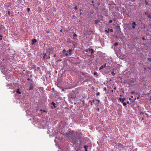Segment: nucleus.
Listing matches in <instances>:
<instances>
[{
	"label": "nucleus",
	"instance_id": "obj_1",
	"mask_svg": "<svg viewBox=\"0 0 151 151\" xmlns=\"http://www.w3.org/2000/svg\"><path fill=\"white\" fill-rule=\"evenodd\" d=\"M43 54L44 55V56L43 57V58L45 59H49L50 58V57L49 56L50 54L48 52L46 51V53H43Z\"/></svg>",
	"mask_w": 151,
	"mask_h": 151
},
{
	"label": "nucleus",
	"instance_id": "obj_2",
	"mask_svg": "<svg viewBox=\"0 0 151 151\" xmlns=\"http://www.w3.org/2000/svg\"><path fill=\"white\" fill-rule=\"evenodd\" d=\"M46 51L49 53L50 55V54H53L54 52V49L53 48H47L46 49Z\"/></svg>",
	"mask_w": 151,
	"mask_h": 151
},
{
	"label": "nucleus",
	"instance_id": "obj_3",
	"mask_svg": "<svg viewBox=\"0 0 151 151\" xmlns=\"http://www.w3.org/2000/svg\"><path fill=\"white\" fill-rule=\"evenodd\" d=\"M92 102L94 103L95 105L97 106L100 103V101L97 99L93 100H92Z\"/></svg>",
	"mask_w": 151,
	"mask_h": 151
},
{
	"label": "nucleus",
	"instance_id": "obj_4",
	"mask_svg": "<svg viewBox=\"0 0 151 151\" xmlns=\"http://www.w3.org/2000/svg\"><path fill=\"white\" fill-rule=\"evenodd\" d=\"M137 25L136 22H133L132 23V27L133 29H135V27Z\"/></svg>",
	"mask_w": 151,
	"mask_h": 151
},
{
	"label": "nucleus",
	"instance_id": "obj_5",
	"mask_svg": "<svg viewBox=\"0 0 151 151\" xmlns=\"http://www.w3.org/2000/svg\"><path fill=\"white\" fill-rule=\"evenodd\" d=\"M136 80L135 79H132V80L129 81L130 84L134 83L135 81Z\"/></svg>",
	"mask_w": 151,
	"mask_h": 151
},
{
	"label": "nucleus",
	"instance_id": "obj_6",
	"mask_svg": "<svg viewBox=\"0 0 151 151\" xmlns=\"http://www.w3.org/2000/svg\"><path fill=\"white\" fill-rule=\"evenodd\" d=\"M86 52L89 51L91 52V53L92 54L94 52L93 49H89L87 50L86 51Z\"/></svg>",
	"mask_w": 151,
	"mask_h": 151
},
{
	"label": "nucleus",
	"instance_id": "obj_7",
	"mask_svg": "<svg viewBox=\"0 0 151 151\" xmlns=\"http://www.w3.org/2000/svg\"><path fill=\"white\" fill-rule=\"evenodd\" d=\"M70 98L75 99L76 97V95L75 94H71L70 95Z\"/></svg>",
	"mask_w": 151,
	"mask_h": 151
},
{
	"label": "nucleus",
	"instance_id": "obj_8",
	"mask_svg": "<svg viewBox=\"0 0 151 151\" xmlns=\"http://www.w3.org/2000/svg\"><path fill=\"white\" fill-rule=\"evenodd\" d=\"M33 84L32 83H31L30 84V87H29V90H32L33 89Z\"/></svg>",
	"mask_w": 151,
	"mask_h": 151
},
{
	"label": "nucleus",
	"instance_id": "obj_9",
	"mask_svg": "<svg viewBox=\"0 0 151 151\" xmlns=\"http://www.w3.org/2000/svg\"><path fill=\"white\" fill-rule=\"evenodd\" d=\"M125 99H126L125 98H119V99L120 101L122 103L124 102V101L125 100Z\"/></svg>",
	"mask_w": 151,
	"mask_h": 151
},
{
	"label": "nucleus",
	"instance_id": "obj_10",
	"mask_svg": "<svg viewBox=\"0 0 151 151\" xmlns=\"http://www.w3.org/2000/svg\"><path fill=\"white\" fill-rule=\"evenodd\" d=\"M145 14L146 15H147V17L149 18H151V17L150 15L147 12H145Z\"/></svg>",
	"mask_w": 151,
	"mask_h": 151
},
{
	"label": "nucleus",
	"instance_id": "obj_11",
	"mask_svg": "<svg viewBox=\"0 0 151 151\" xmlns=\"http://www.w3.org/2000/svg\"><path fill=\"white\" fill-rule=\"evenodd\" d=\"M106 66V64L105 63L104 65H102L101 67L100 68L99 70H101L103 69Z\"/></svg>",
	"mask_w": 151,
	"mask_h": 151
},
{
	"label": "nucleus",
	"instance_id": "obj_12",
	"mask_svg": "<svg viewBox=\"0 0 151 151\" xmlns=\"http://www.w3.org/2000/svg\"><path fill=\"white\" fill-rule=\"evenodd\" d=\"M32 44L33 45L34 43L37 42V40L35 39H32Z\"/></svg>",
	"mask_w": 151,
	"mask_h": 151
},
{
	"label": "nucleus",
	"instance_id": "obj_13",
	"mask_svg": "<svg viewBox=\"0 0 151 151\" xmlns=\"http://www.w3.org/2000/svg\"><path fill=\"white\" fill-rule=\"evenodd\" d=\"M72 52V49H69V52H68L69 55H71L72 54L71 52Z\"/></svg>",
	"mask_w": 151,
	"mask_h": 151
},
{
	"label": "nucleus",
	"instance_id": "obj_14",
	"mask_svg": "<svg viewBox=\"0 0 151 151\" xmlns=\"http://www.w3.org/2000/svg\"><path fill=\"white\" fill-rule=\"evenodd\" d=\"M16 92L19 94H21V92L20 91L19 89H17Z\"/></svg>",
	"mask_w": 151,
	"mask_h": 151
},
{
	"label": "nucleus",
	"instance_id": "obj_15",
	"mask_svg": "<svg viewBox=\"0 0 151 151\" xmlns=\"http://www.w3.org/2000/svg\"><path fill=\"white\" fill-rule=\"evenodd\" d=\"M3 29H4V27H1L0 28V32L1 33L3 32L4 30Z\"/></svg>",
	"mask_w": 151,
	"mask_h": 151
},
{
	"label": "nucleus",
	"instance_id": "obj_16",
	"mask_svg": "<svg viewBox=\"0 0 151 151\" xmlns=\"http://www.w3.org/2000/svg\"><path fill=\"white\" fill-rule=\"evenodd\" d=\"M51 104L54 107V108H55L56 107L55 104L54 102H52V103H51Z\"/></svg>",
	"mask_w": 151,
	"mask_h": 151
},
{
	"label": "nucleus",
	"instance_id": "obj_17",
	"mask_svg": "<svg viewBox=\"0 0 151 151\" xmlns=\"http://www.w3.org/2000/svg\"><path fill=\"white\" fill-rule=\"evenodd\" d=\"M77 36V35L75 33H74L73 35V38L75 39V37Z\"/></svg>",
	"mask_w": 151,
	"mask_h": 151
},
{
	"label": "nucleus",
	"instance_id": "obj_18",
	"mask_svg": "<svg viewBox=\"0 0 151 151\" xmlns=\"http://www.w3.org/2000/svg\"><path fill=\"white\" fill-rule=\"evenodd\" d=\"M97 74V73L96 72H95L93 73V75L95 76L96 75V76H98V75Z\"/></svg>",
	"mask_w": 151,
	"mask_h": 151
},
{
	"label": "nucleus",
	"instance_id": "obj_19",
	"mask_svg": "<svg viewBox=\"0 0 151 151\" xmlns=\"http://www.w3.org/2000/svg\"><path fill=\"white\" fill-rule=\"evenodd\" d=\"M111 74L113 76H114L115 75V73L114 72V71H112L111 72Z\"/></svg>",
	"mask_w": 151,
	"mask_h": 151
},
{
	"label": "nucleus",
	"instance_id": "obj_20",
	"mask_svg": "<svg viewBox=\"0 0 151 151\" xmlns=\"http://www.w3.org/2000/svg\"><path fill=\"white\" fill-rule=\"evenodd\" d=\"M109 29H108L107 30H106L105 31L107 33H109Z\"/></svg>",
	"mask_w": 151,
	"mask_h": 151
},
{
	"label": "nucleus",
	"instance_id": "obj_21",
	"mask_svg": "<svg viewBox=\"0 0 151 151\" xmlns=\"http://www.w3.org/2000/svg\"><path fill=\"white\" fill-rule=\"evenodd\" d=\"M38 11L39 12H40L41 11V9L40 7H38Z\"/></svg>",
	"mask_w": 151,
	"mask_h": 151
},
{
	"label": "nucleus",
	"instance_id": "obj_22",
	"mask_svg": "<svg viewBox=\"0 0 151 151\" xmlns=\"http://www.w3.org/2000/svg\"><path fill=\"white\" fill-rule=\"evenodd\" d=\"M84 147L85 149V151H87V147L86 146L84 145Z\"/></svg>",
	"mask_w": 151,
	"mask_h": 151
},
{
	"label": "nucleus",
	"instance_id": "obj_23",
	"mask_svg": "<svg viewBox=\"0 0 151 151\" xmlns=\"http://www.w3.org/2000/svg\"><path fill=\"white\" fill-rule=\"evenodd\" d=\"M99 22V21L98 20H95V23L96 24L97 23H98Z\"/></svg>",
	"mask_w": 151,
	"mask_h": 151
},
{
	"label": "nucleus",
	"instance_id": "obj_24",
	"mask_svg": "<svg viewBox=\"0 0 151 151\" xmlns=\"http://www.w3.org/2000/svg\"><path fill=\"white\" fill-rule=\"evenodd\" d=\"M123 105L124 106H126V105H127L126 103L125 102H123Z\"/></svg>",
	"mask_w": 151,
	"mask_h": 151
},
{
	"label": "nucleus",
	"instance_id": "obj_25",
	"mask_svg": "<svg viewBox=\"0 0 151 151\" xmlns=\"http://www.w3.org/2000/svg\"><path fill=\"white\" fill-rule=\"evenodd\" d=\"M148 60L150 62H151V58H148Z\"/></svg>",
	"mask_w": 151,
	"mask_h": 151
},
{
	"label": "nucleus",
	"instance_id": "obj_26",
	"mask_svg": "<svg viewBox=\"0 0 151 151\" xmlns=\"http://www.w3.org/2000/svg\"><path fill=\"white\" fill-rule=\"evenodd\" d=\"M118 45V43L117 42H116L114 43V46H116L117 45Z\"/></svg>",
	"mask_w": 151,
	"mask_h": 151
},
{
	"label": "nucleus",
	"instance_id": "obj_27",
	"mask_svg": "<svg viewBox=\"0 0 151 151\" xmlns=\"http://www.w3.org/2000/svg\"><path fill=\"white\" fill-rule=\"evenodd\" d=\"M112 22V20H110L109 21V23H111Z\"/></svg>",
	"mask_w": 151,
	"mask_h": 151
},
{
	"label": "nucleus",
	"instance_id": "obj_28",
	"mask_svg": "<svg viewBox=\"0 0 151 151\" xmlns=\"http://www.w3.org/2000/svg\"><path fill=\"white\" fill-rule=\"evenodd\" d=\"M66 52V50L65 49H64L63 51V52L64 54V52Z\"/></svg>",
	"mask_w": 151,
	"mask_h": 151
},
{
	"label": "nucleus",
	"instance_id": "obj_29",
	"mask_svg": "<svg viewBox=\"0 0 151 151\" xmlns=\"http://www.w3.org/2000/svg\"><path fill=\"white\" fill-rule=\"evenodd\" d=\"M100 94V93L99 92H97L96 94V96H99V95Z\"/></svg>",
	"mask_w": 151,
	"mask_h": 151
},
{
	"label": "nucleus",
	"instance_id": "obj_30",
	"mask_svg": "<svg viewBox=\"0 0 151 151\" xmlns=\"http://www.w3.org/2000/svg\"><path fill=\"white\" fill-rule=\"evenodd\" d=\"M30 10V9L29 8H27V11L28 12H29Z\"/></svg>",
	"mask_w": 151,
	"mask_h": 151
},
{
	"label": "nucleus",
	"instance_id": "obj_31",
	"mask_svg": "<svg viewBox=\"0 0 151 151\" xmlns=\"http://www.w3.org/2000/svg\"><path fill=\"white\" fill-rule=\"evenodd\" d=\"M2 35H0V37H1V38H0V40H2Z\"/></svg>",
	"mask_w": 151,
	"mask_h": 151
},
{
	"label": "nucleus",
	"instance_id": "obj_32",
	"mask_svg": "<svg viewBox=\"0 0 151 151\" xmlns=\"http://www.w3.org/2000/svg\"><path fill=\"white\" fill-rule=\"evenodd\" d=\"M90 102H91V106H92L93 105V102L92 101V102H91V101H89Z\"/></svg>",
	"mask_w": 151,
	"mask_h": 151
},
{
	"label": "nucleus",
	"instance_id": "obj_33",
	"mask_svg": "<svg viewBox=\"0 0 151 151\" xmlns=\"http://www.w3.org/2000/svg\"><path fill=\"white\" fill-rule=\"evenodd\" d=\"M64 54H65V55L66 56H67L68 55V54L67 53H64Z\"/></svg>",
	"mask_w": 151,
	"mask_h": 151
},
{
	"label": "nucleus",
	"instance_id": "obj_34",
	"mask_svg": "<svg viewBox=\"0 0 151 151\" xmlns=\"http://www.w3.org/2000/svg\"><path fill=\"white\" fill-rule=\"evenodd\" d=\"M75 9V10H77V6H76L75 7V8H74Z\"/></svg>",
	"mask_w": 151,
	"mask_h": 151
},
{
	"label": "nucleus",
	"instance_id": "obj_35",
	"mask_svg": "<svg viewBox=\"0 0 151 151\" xmlns=\"http://www.w3.org/2000/svg\"><path fill=\"white\" fill-rule=\"evenodd\" d=\"M131 93V94H133L134 93V91H132Z\"/></svg>",
	"mask_w": 151,
	"mask_h": 151
},
{
	"label": "nucleus",
	"instance_id": "obj_36",
	"mask_svg": "<svg viewBox=\"0 0 151 151\" xmlns=\"http://www.w3.org/2000/svg\"><path fill=\"white\" fill-rule=\"evenodd\" d=\"M145 2H146L145 4L146 5H148V3L147 2V1H145Z\"/></svg>",
	"mask_w": 151,
	"mask_h": 151
},
{
	"label": "nucleus",
	"instance_id": "obj_37",
	"mask_svg": "<svg viewBox=\"0 0 151 151\" xmlns=\"http://www.w3.org/2000/svg\"><path fill=\"white\" fill-rule=\"evenodd\" d=\"M136 99V98L135 97L134 100V101H132V102H134V101Z\"/></svg>",
	"mask_w": 151,
	"mask_h": 151
},
{
	"label": "nucleus",
	"instance_id": "obj_38",
	"mask_svg": "<svg viewBox=\"0 0 151 151\" xmlns=\"http://www.w3.org/2000/svg\"><path fill=\"white\" fill-rule=\"evenodd\" d=\"M110 32H113V30L112 29H110Z\"/></svg>",
	"mask_w": 151,
	"mask_h": 151
},
{
	"label": "nucleus",
	"instance_id": "obj_39",
	"mask_svg": "<svg viewBox=\"0 0 151 151\" xmlns=\"http://www.w3.org/2000/svg\"><path fill=\"white\" fill-rule=\"evenodd\" d=\"M104 90H106V87H104Z\"/></svg>",
	"mask_w": 151,
	"mask_h": 151
},
{
	"label": "nucleus",
	"instance_id": "obj_40",
	"mask_svg": "<svg viewBox=\"0 0 151 151\" xmlns=\"http://www.w3.org/2000/svg\"><path fill=\"white\" fill-rule=\"evenodd\" d=\"M8 14H9V15H10V11H8Z\"/></svg>",
	"mask_w": 151,
	"mask_h": 151
},
{
	"label": "nucleus",
	"instance_id": "obj_41",
	"mask_svg": "<svg viewBox=\"0 0 151 151\" xmlns=\"http://www.w3.org/2000/svg\"><path fill=\"white\" fill-rule=\"evenodd\" d=\"M78 142V141H75V142H74V143H77V142Z\"/></svg>",
	"mask_w": 151,
	"mask_h": 151
},
{
	"label": "nucleus",
	"instance_id": "obj_42",
	"mask_svg": "<svg viewBox=\"0 0 151 151\" xmlns=\"http://www.w3.org/2000/svg\"><path fill=\"white\" fill-rule=\"evenodd\" d=\"M60 32H62V31H63V30H62V29H61L60 30Z\"/></svg>",
	"mask_w": 151,
	"mask_h": 151
},
{
	"label": "nucleus",
	"instance_id": "obj_43",
	"mask_svg": "<svg viewBox=\"0 0 151 151\" xmlns=\"http://www.w3.org/2000/svg\"><path fill=\"white\" fill-rule=\"evenodd\" d=\"M142 40H145V38H144V37H142Z\"/></svg>",
	"mask_w": 151,
	"mask_h": 151
},
{
	"label": "nucleus",
	"instance_id": "obj_44",
	"mask_svg": "<svg viewBox=\"0 0 151 151\" xmlns=\"http://www.w3.org/2000/svg\"><path fill=\"white\" fill-rule=\"evenodd\" d=\"M56 56V54H55L54 55V57H55Z\"/></svg>",
	"mask_w": 151,
	"mask_h": 151
},
{
	"label": "nucleus",
	"instance_id": "obj_45",
	"mask_svg": "<svg viewBox=\"0 0 151 151\" xmlns=\"http://www.w3.org/2000/svg\"><path fill=\"white\" fill-rule=\"evenodd\" d=\"M127 104H129V101H127Z\"/></svg>",
	"mask_w": 151,
	"mask_h": 151
},
{
	"label": "nucleus",
	"instance_id": "obj_46",
	"mask_svg": "<svg viewBox=\"0 0 151 151\" xmlns=\"http://www.w3.org/2000/svg\"><path fill=\"white\" fill-rule=\"evenodd\" d=\"M116 89V87H114V90H115Z\"/></svg>",
	"mask_w": 151,
	"mask_h": 151
},
{
	"label": "nucleus",
	"instance_id": "obj_47",
	"mask_svg": "<svg viewBox=\"0 0 151 151\" xmlns=\"http://www.w3.org/2000/svg\"><path fill=\"white\" fill-rule=\"evenodd\" d=\"M131 98H133V96H131Z\"/></svg>",
	"mask_w": 151,
	"mask_h": 151
},
{
	"label": "nucleus",
	"instance_id": "obj_48",
	"mask_svg": "<svg viewBox=\"0 0 151 151\" xmlns=\"http://www.w3.org/2000/svg\"><path fill=\"white\" fill-rule=\"evenodd\" d=\"M43 111L44 112H46V111H45V110H43Z\"/></svg>",
	"mask_w": 151,
	"mask_h": 151
},
{
	"label": "nucleus",
	"instance_id": "obj_49",
	"mask_svg": "<svg viewBox=\"0 0 151 151\" xmlns=\"http://www.w3.org/2000/svg\"><path fill=\"white\" fill-rule=\"evenodd\" d=\"M129 100H132V99L131 98H129Z\"/></svg>",
	"mask_w": 151,
	"mask_h": 151
},
{
	"label": "nucleus",
	"instance_id": "obj_50",
	"mask_svg": "<svg viewBox=\"0 0 151 151\" xmlns=\"http://www.w3.org/2000/svg\"><path fill=\"white\" fill-rule=\"evenodd\" d=\"M47 33H49V31H47Z\"/></svg>",
	"mask_w": 151,
	"mask_h": 151
},
{
	"label": "nucleus",
	"instance_id": "obj_51",
	"mask_svg": "<svg viewBox=\"0 0 151 151\" xmlns=\"http://www.w3.org/2000/svg\"><path fill=\"white\" fill-rule=\"evenodd\" d=\"M112 92H114V91L113 90L111 91Z\"/></svg>",
	"mask_w": 151,
	"mask_h": 151
},
{
	"label": "nucleus",
	"instance_id": "obj_52",
	"mask_svg": "<svg viewBox=\"0 0 151 151\" xmlns=\"http://www.w3.org/2000/svg\"><path fill=\"white\" fill-rule=\"evenodd\" d=\"M40 110L41 111H43L42 109H41Z\"/></svg>",
	"mask_w": 151,
	"mask_h": 151
},
{
	"label": "nucleus",
	"instance_id": "obj_53",
	"mask_svg": "<svg viewBox=\"0 0 151 151\" xmlns=\"http://www.w3.org/2000/svg\"><path fill=\"white\" fill-rule=\"evenodd\" d=\"M64 91V90L63 89H62V91Z\"/></svg>",
	"mask_w": 151,
	"mask_h": 151
},
{
	"label": "nucleus",
	"instance_id": "obj_54",
	"mask_svg": "<svg viewBox=\"0 0 151 151\" xmlns=\"http://www.w3.org/2000/svg\"><path fill=\"white\" fill-rule=\"evenodd\" d=\"M98 110L99 111V109H98Z\"/></svg>",
	"mask_w": 151,
	"mask_h": 151
},
{
	"label": "nucleus",
	"instance_id": "obj_55",
	"mask_svg": "<svg viewBox=\"0 0 151 151\" xmlns=\"http://www.w3.org/2000/svg\"><path fill=\"white\" fill-rule=\"evenodd\" d=\"M80 14H81V13H80Z\"/></svg>",
	"mask_w": 151,
	"mask_h": 151
},
{
	"label": "nucleus",
	"instance_id": "obj_56",
	"mask_svg": "<svg viewBox=\"0 0 151 151\" xmlns=\"http://www.w3.org/2000/svg\"><path fill=\"white\" fill-rule=\"evenodd\" d=\"M150 91H151V90H150Z\"/></svg>",
	"mask_w": 151,
	"mask_h": 151
}]
</instances>
